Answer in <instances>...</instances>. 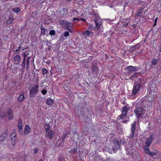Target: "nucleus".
Masks as SVG:
<instances>
[{
	"instance_id": "obj_1",
	"label": "nucleus",
	"mask_w": 161,
	"mask_h": 161,
	"mask_svg": "<svg viewBox=\"0 0 161 161\" xmlns=\"http://www.w3.org/2000/svg\"><path fill=\"white\" fill-rule=\"evenodd\" d=\"M82 104V103H80L78 105V108L80 112V114L83 117L84 122L86 124H90L92 119V116L89 112L88 108Z\"/></svg>"
},
{
	"instance_id": "obj_2",
	"label": "nucleus",
	"mask_w": 161,
	"mask_h": 161,
	"mask_svg": "<svg viewBox=\"0 0 161 161\" xmlns=\"http://www.w3.org/2000/svg\"><path fill=\"white\" fill-rule=\"evenodd\" d=\"M143 109L142 107H136V109L134 110V112L137 119H139L142 117L143 113Z\"/></svg>"
},
{
	"instance_id": "obj_3",
	"label": "nucleus",
	"mask_w": 161,
	"mask_h": 161,
	"mask_svg": "<svg viewBox=\"0 0 161 161\" xmlns=\"http://www.w3.org/2000/svg\"><path fill=\"white\" fill-rule=\"evenodd\" d=\"M39 86L38 84L35 85L30 90L29 95L31 98H33L38 92Z\"/></svg>"
},
{
	"instance_id": "obj_4",
	"label": "nucleus",
	"mask_w": 161,
	"mask_h": 161,
	"mask_svg": "<svg viewBox=\"0 0 161 161\" xmlns=\"http://www.w3.org/2000/svg\"><path fill=\"white\" fill-rule=\"evenodd\" d=\"M58 22L62 25V26L63 27L65 28H66V27H72V25L71 24V22L64 19L59 20Z\"/></svg>"
},
{
	"instance_id": "obj_5",
	"label": "nucleus",
	"mask_w": 161,
	"mask_h": 161,
	"mask_svg": "<svg viewBox=\"0 0 161 161\" xmlns=\"http://www.w3.org/2000/svg\"><path fill=\"white\" fill-rule=\"evenodd\" d=\"M113 146V150L114 151L118 149H120V145L119 140L118 138H115L114 140Z\"/></svg>"
},
{
	"instance_id": "obj_6",
	"label": "nucleus",
	"mask_w": 161,
	"mask_h": 161,
	"mask_svg": "<svg viewBox=\"0 0 161 161\" xmlns=\"http://www.w3.org/2000/svg\"><path fill=\"white\" fill-rule=\"evenodd\" d=\"M140 86L139 84H137L136 83H134L133 88L132 91L133 96L135 95L139 92L140 88Z\"/></svg>"
},
{
	"instance_id": "obj_7",
	"label": "nucleus",
	"mask_w": 161,
	"mask_h": 161,
	"mask_svg": "<svg viewBox=\"0 0 161 161\" xmlns=\"http://www.w3.org/2000/svg\"><path fill=\"white\" fill-rule=\"evenodd\" d=\"M91 70L93 74H97V73L99 69L96 62H94L92 64Z\"/></svg>"
},
{
	"instance_id": "obj_8",
	"label": "nucleus",
	"mask_w": 161,
	"mask_h": 161,
	"mask_svg": "<svg viewBox=\"0 0 161 161\" xmlns=\"http://www.w3.org/2000/svg\"><path fill=\"white\" fill-rule=\"evenodd\" d=\"M153 139L152 136H150L149 138L146 139L145 142L146 145L144 147L145 150L147 148H148V147H149L152 143Z\"/></svg>"
},
{
	"instance_id": "obj_9",
	"label": "nucleus",
	"mask_w": 161,
	"mask_h": 161,
	"mask_svg": "<svg viewBox=\"0 0 161 161\" xmlns=\"http://www.w3.org/2000/svg\"><path fill=\"white\" fill-rule=\"evenodd\" d=\"M8 134V131L7 129L5 130L3 133L0 135V141L1 142L3 141L5 138L7 136Z\"/></svg>"
},
{
	"instance_id": "obj_10",
	"label": "nucleus",
	"mask_w": 161,
	"mask_h": 161,
	"mask_svg": "<svg viewBox=\"0 0 161 161\" xmlns=\"http://www.w3.org/2000/svg\"><path fill=\"white\" fill-rule=\"evenodd\" d=\"M136 122L134 121L131 125V133L129 136V138H132L133 137L134 134L135 133V130L136 129Z\"/></svg>"
},
{
	"instance_id": "obj_11",
	"label": "nucleus",
	"mask_w": 161,
	"mask_h": 161,
	"mask_svg": "<svg viewBox=\"0 0 161 161\" xmlns=\"http://www.w3.org/2000/svg\"><path fill=\"white\" fill-rule=\"evenodd\" d=\"M141 45L140 43H138L136 45L133 46L132 47H130V48L128 50L129 53H132L137 48H138Z\"/></svg>"
},
{
	"instance_id": "obj_12",
	"label": "nucleus",
	"mask_w": 161,
	"mask_h": 161,
	"mask_svg": "<svg viewBox=\"0 0 161 161\" xmlns=\"http://www.w3.org/2000/svg\"><path fill=\"white\" fill-rule=\"evenodd\" d=\"M6 114L9 116L8 120H11L13 119V113L10 109H9L8 111L6 113Z\"/></svg>"
},
{
	"instance_id": "obj_13",
	"label": "nucleus",
	"mask_w": 161,
	"mask_h": 161,
	"mask_svg": "<svg viewBox=\"0 0 161 161\" xmlns=\"http://www.w3.org/2000/svg\"><path fill=\"white\" fill-rule=\"evenodd\" d=\"M95 22L96 25V28H100L102 24V21L100 19H95Z\"/></svg>"
},
{
	"instance_id": "obj_14",
	"label": "nucleus",
	"mask_w": 161,
	"mask_h": 161,
	"mask_svg": "<svg viewBox=\"0 0 161 161\" xmlns=\"http://www.w3.org/2000/svg\"><path fill=\"white\" fill-rule=\"evenodd\" d=\"M136 69V67L133 66H129L126 68V69L129 71H128L129 74L131 73L133 71H134V70Z\"/></svg>"
},
{
	"instance_id": "obj_15",
	"label": "nucleus",
	"mask_w": 161,
	"mask_h": 161,
	"mask_svg": "<svg viewBox=\"0 0 161 161\" xmlns=\"http://www.w3.org/2000/svg\"><path fill=\"white\" fill-rule=\"evenodd\" d=\"M145 151L146 153L151 156H153L156 154V153L153 151L150 152L148 148H147L145 149Z\"/></svg>"
},
{
	"instance_id": "obj_16",
	"label": "nucleus",
	"mask_w": 161,
	"mask_h": 161,
	"mask_svg": "<svg viewBox=\"0 0 161 161\" xmlns=\"http://www.w3.org/2000/svg\"><path fill=\"white\" fill-rule=\"evenodd\" d=\"M30 129L31 128L28 125H26L25 128V135L28 134L31 132V131L30 130Z\"/></svg>"
},
{
	"instance_id": "obj_17",
	"label": "nucleus",
	"mask_w": 161,
	"mask_h": 161,
	"mask_svg": "<svg viewBox=\"0 0 161 161\" xmlns=\"http://www.w3.org/2000/svg\"><path fill=\"white\" fill-rule=\"evenodd\" d=\"M48 134L47 136V137H49L50 139H52L54 135V132L53 130L48 131Z\"/></svg>"
},
{
	"instance_id": "obj_18",
	"label": "nucleus",
	"mask_w": 161,
	"mask_h": 161,
	"mask_svg": "<svg viewBox=\"0 0 161 161\" xmlns=\"http://www.w3.org/2000/svg\"><path fill=\"white\" fill-rule=\"evenodd\" d=\"M54 102V101L52 99L50 98H48L47 99L46 103L48 105H52L53 104Z\"/></svg>"
},
{
	"instance_id": "obj_19",
	"label": "nucleus",
	"mask_w": 161,
	"mask_h": 161,
	"mask_svg": "<svg viewBox=\"0 0 161 161\" xmlns=\"http://www.w3.org/2000/svg\"><path fill=\"white\" fill-rule=\"evenodd\" d=\"M67 13V9L65 8H64L60 12V14L61 15H62V17H64L65 16H66V15Z\"/></svg>"
},
{
	"instance_id": "obj_20",
	"label": "nucleus",
	"mask_w": 161,
	"mask_h": 161,
	"mask_svg": "<svg viewBox=\"0 0 161 161\" xmlns=\"http://www.w3.org/2000/svg\"><path fill=\"white\" fill-rule=\"evenodd\" d=\"M104 149L105 151L110 153H112L113 152V150L111 148H109L108 146H105Z\"/></svg>"
},
{
	"instance_id": "obj_21",
	"label": "nucleus",
	"mask_w": 161,
	"mask_h": 161,
	"mask_svg": "<svg viewBox=\"0 0 161 161\" xmlns=\"http://www.w3.org/2000/svg\"><path fill=\"white\" fill-rule=\"evenodd\" d=\"M16 135L15 134V136H14L13 137L11 138V139L12 144L13 146H14L15 145L16 141Z\"/></svg>"
},
{
	"instance_id": "obj_22",
	"label": "nucleus",
	"mask_w": 161,
	"mask_h": 161,
	"mask_svg": "<svg viewBox=\"0 0 161 161\" xmlns=\"http://www.w3.org/2000/svg\"><path fill=\"white\" fill-rule=\"evenodd\" d=\"M69 35V32L68 31H66L64 33L63 35H61L60 36V38H59L60 41H61L62 39L64 40V36L65 37L68 36Z\"/></svg>"
},
{
	"instance_id": "obj_23",
	"label": "nucleus",
	"mask_w": 161,
	"mask_h": 161,
	"mask_svg": "<svg viewBox=\"0 0 161 161\" xmlns=\"http://www.w3.org/2000/svg\"><path fill=\"white\" fill-rule=\"evenodd\" d=\"M25 98L24 94H21L18 97V101L19 102L22 101Z\"/></svg>"
},
{
	"instance_id": "obj_24",
	"label": "nucleus",
	"mask_w": 161,
	"mask_h": 161,
	"mask_svg": "<svg viewBox=\"0 0 161 161\" xmlns=\"http://www.w3.org/2000/svg\"><path fill=\"white\" fill-rule=\"evenodd\" d=\"M129 110V108H128L126 106H125L123 107V108L122 110V113L126 114H127V113Z\"/></svg>"
},
{
	"instance_id": "obj_25",
	"label": "nucleus",
	"mask_w": 161,
	"mask_h": 161,
	"mask_svg": "<svg viewBox=\"0 0 161 161\" xmlns=\"http://www.w3.org/2000/svg\"><path fill=\"white\" fill-rule=\"evenodd\" d=\"M44 127L45 128L46 132L48 133V131L50 129V126L48 124H45L44 125Z\"/></svg>"
},
{
	"instance_id": "obj_26",
	"label": "nucleus",
	"mask_w": 161,
	"mask_h": 161,
	"mask_svg": "<svg viewBox=\"0 0 161 161\" xmlns=\"http://www.w3.org/2000/svg\"><path fill=\"white\" fill-rule=\"evenodd\" d=\"M93 34L92 32L91 31H86L82 33V34L83 35L84 34H85L86 35H87L89 36H92Z\"/></svg>"
},
{
	"instance_id": "obj_27",
	"label": "nucleus",
	"mask_w": 161,
	"mask_h": 161,
	"mask_svg": "<svg viewBox=\"0 0 161 161\" xmlns=\"http://www.w3.org/2000/svg\"><path fill=\"white\" fill-rule=\"evenodd\" d=\"M21 57L18 54H17L14 58L15 62H17L19 61L21 59Z\"/></svg>"
},
{
	"instance_id": "obj_28",
	"label": "nucleus",
	"mask_w": 161,
	"mask_h": 161,
	"mask_svg": "<svg viewBox=\"0 0 161 161\" xmlns=\"http://www.w3.org/2000/svg\"><path fill=\"white\" fill-rule=\"evenodd\" d=\"M41 35H45V32H46V29H45L44 26L42 27L41 28Z\"/></svg>"
},
{
	"instance_id": "obj_29",
	"label": "nucleus",
	"mask_w": 161,
	"mask_h": 161,
	"mask_svg": "<svg viewBox=\"0 0 161 161\" xmlns=\"http://www.w3.org/2000/svg\"><path fill=\"white\" fill-rule=\"evenodd\" d=\"M96 33L97 35H100L101 34L102 32V31L99 29V28H96Z\"/></svg>"
},
{
	"instance_id": "obj_30",
	"label": "nucleus",
	"mask_w": 161,
	"mask_h": 161,
	"mask_svg": "<svg viewBox=\"0 0 161 161\" xmlns=\"http://www.w3.org/2000/svg\"><path fill=\"white\" fill-rule=\"evenodd\" d=\"M157 58H153L152 60V64L153 65H155L157 64Z\"/></svg>"
},
{
	"instance_id": "obj_31",
	"label": "nucleus",
	"mask_w": 161,
	"mask_h": 161,
	"mask_svg": "<svg viewBox=\"0 0 161 161\" xmlns=\"http://www.w3.org/2000/svg\"><path fill=\"white\" fill-rule=\"evenodd\" d=\"M13 21V17H10L7 20L6 23L8 25H9L12 23Z\"/></svg>"
},
{
	"instance_id": "obj_32",
	"label": "nucleus",
	"mask_w": 161,
	"mask_h": 161,
	"mask_svg": "<svg viewBox=\"0 0 161 161\" xmlns=\"http://www.w3.org/2000/svg\"><path fill=\"white\" fill-rule=\"evenodd\" d=\"M49 34L52 36H54L56 34V32L54 30H51L50 31Z\"/></svg>"
},
{
	"instance_id": "obj_33",
	"label": "nucleus",
	"mask_w": 161,
	"mask_h": 161,
	"mask_svg": "<svg viewBox=\"0 0 161 161\" xmlns=\"http://www.w3.org/2000/svg\"><path fill=\"white\" fill-rule=\"evenodd\" d=\"M140 18L139 19V21L141 22V23L143 24L146 21V19L144 18L143 17Z\"/></svg>"
},
{
	"instance_id": "obj_34",
	"label": "nucleus",
	"mask_w": 161,
	"mask_h": 161,
	"mask_svg": "<svg viewBox=\"0 0 161 161\" xmlns=\"http://www.w3.org/2000/svg\"><path fill=\"white\" fill-rule=\"evenodd\" d=\"M92 14L95 17V19H100V17L98 16V15L95 13V12H93L92 13Z\"/></svg>"
},
{
	"instance_id": "obj_35",
	"label": "nucleus",
	"mask_w": 161,
	"mask_h": 161,
	"mask_svg": "<svg viewBox=\"0 0 161 161\" xmlns=\"http://www.w3.org/2000/svg\"><path fill=\"white\" fill-rule=\"evenodd\" d=\"M12 10L14 12L16 13H19L20 11V9L17 8H13Z\"/></svg>"
},
{
	"instance_id": "obj_36",
	"label": "nucleus",
	"mask_w": 161,
	"mask_h": 161,
	"mask_svg": "<svg viewBox=\"0 0 161 161\" xmlns=\"http://www.w3.org/2000/svg\"><path fill=\"white\" fill-rule=\"evenodd\" d=\"M157 64L161 67V58H159L157 59Z\"/></svg>"
},
{
	"instance_id": "obj_37",
	"label": "nucleus",
	"mask_w": 161,
	"mask_h": 161,
	"mask_svg": "<svg viewBox=\"0 0 161 161\" xmlns=\"http://www.w3.org/2000/svg\"><path fill=\"white\" fill-rule=\"evenodd\" d=\"M142 82V79L141 78H139L136 81H135L134 83H136L137 84H139L140 85Z\"/></svg>"
},
{
	"instance_id": "obj_38",
	"label": "nucleus",
	"mask_w": 161,
	"mask_h": 161,
	"mask_svg": "<svg viewBox=\"0 0 161 161\" xmlns=\"http://www.w3.org/2000/svg\"><path fill=\"white\" fill-rule=\"evenodd\" d=\"M126 116L127 114H126L122 113V114H121L119 115V117L120 119H124Z\"/></svg>"
},
{
	"instance_id": "obj_39",
	"label": "nucleus",
	"mask_w": 161,
	"mask_h": 161,
	"mask_svg": "<svg viewBox=\"0 0 161 161\" xmlns=\"http://www.w3.org/2000/svg\"><path fill=\"white\" fill-rule=\"evenodd\" d=\"M142 14V12H141L140 10H138L137 11V13L136 14V15L139 16V18H141L142 16V15L141 14Z\"/></svg>"
},
{
	"instance_id": "obj_40",
	"label": "nucleus",
	"mask_w": 161,
	"mask_h": 161,
	"mask_svg": "<svg viewBox=\"0 0 161 161\" xmlns=\"http://www.w3.org/2000/svg\"><path fill=\"white\" fill-rule=\"evenodd\" d=\"M7 117V115L6 113L4 114L3 113H0V117L2 118H5L6 117Z\"/></svg>"
},
{
	"instance_id": "obj_41",
	"label": "nucleus",
	"mask_w": 161,
	"mask_h": 161,
	"mask_svg": "<svg viewBox=\"0 0 161 161\" xmlns=\"http://www.w3.org/2000/svg\"><path fill=\"white\" fill-rule=\"evenodd\" d=\"M42 71L43 75L47 74L48 73V71L45 68L42 69Z\"/></svg>"
},
{
	"instance_id": "obj_42",
	"label": "nucleus",
	"mask_w": 161,
	"mask_h": 161,
	"mask_svg": "<svg viewBox=\"0 0 161 161\" xmlns=\"http://www.w3.org/2000/svg\"><path fill=\"white\" fill-rule=\"evenodd\" d=\"M45 19H46V20H48L50 21H51L52 20V19L50 16L49 15H46L45 19H44V20L46 21Z\"/></svg>"
},
{
	"instance_id": "obj_43",
	"label": "nucleus",
	"mask_w": 161,
	"mask_h": 161,
	"mask_svg": "<svg viewBox=\"0 0 161 161\" xmlns=\"http://www.w3.org/2000/svg\"><path fill=\"white\" fill-rule=\"evenodd\" d=\"M141 74V72H136L132 75L134 78L137 77L138 75Z\"/></svg>"
},
{
	"instance_id": "obj_44",
	"label": "nucleus",
	"mask_w": 161,
	"mask_h": 161,
	"mask_svg": "<svg viewBox=\"0 0 161 161\" xmlns=\"http://www.w3.org/2000/svg\"><path fill=\"white\" fill-rule=\"evenodd\" d=\"M29 54V53L27 52H25L22 54L23 58H26V57Z\"/></svg>"
},
{
	"instance_id": "obj_45",
	"label": "nucleus",
	"mask_w": 161,
	"mask_h": 161,
	"mask_svg": "<svg viewBox=\"0 0 161 161\" xmlns=\"http://www.w3.org/2000/svg\"><path fill=\"white\" fill-rule=\"evenodd\" d=\"M47 90H46V89H43L41 91V92L44 95L46 94L47 93Z\"/></svg>"
},
{
	"instance_id": "obj_46",
	"label": "nucleus",
	"mask_w": 161,
	"mask_h": 161,
	"mask_svg": "<svg viewBox=\"0 0 161 161\" xmlns=\"http://www.w3.org/2000/svg\"><path fill=\"white\" fill-rule=\"evenodd\" d=\"M30 58V57H28L27 59L26 65H27V66H29L30 65L29 59Z\"/></svg>"
},
{
	"instance_id": "obj_47",
	"label": "nucleus",
	"mask_w": 161,
	"mask_h": 161,
	"mask_svg": "<svg viewBox=\"0 0 161 161\" xmlns=\"http://www.w3.org/2000/svg\"><path fill=\"white\" fill-rule=\"evenodd\" d=\"M22 125V121L20 119H19L18 120V125Z\"/></svg>"
},
{
	"instance_id": "obj_48",
	"label": "nucleus",
	"mask_w": 161,
	"mask_h": 161,
	"mask_svg": "<svg viewBox=\"0 0 161 161\" xmlns=\"http://www.w3.org/2000/svg\"><path fill=\"white\" fill-rule=\"evenodd\" d=\"M157 20H158V18L157 17L155 19V20H154V23L153 25V27H154L156 25H157Z\"/></svg>"
},
{
	"instance_id": "obj_49",
	"label": "nucleus",
	"mask_w": 161,
	"mask_h": 161,
	"mask_svg": "<svg viewBox=\"0 0 161 161\" xmlns=\"http://www.w3.org/2000/svg\"><path fill=\"white\" fill-rule=\"evenodd\" d=\"M119 141L120 144H122L123 145H125L126 144V142L122 139H120Z\"/></svg>"
},
{
	"instance_id": "obj_50",
	"label": "nucleus",
	"mask_w": 161,
	"mask_h": 161,
	"mask_svg": "<svg viewBox=\"0 0 161 161\" xmlns=\"http://www.w3.org/2000/svg\"><path fill=\"white\" fill-rule=\"evenodd\" d=\"M44 42H46L47 43V45H48V44H50L51 41H49L48 40H44Z\"/></svg>"
},
{
	"instance_id": "obj_51",
	"label": "nucleus",
	"mask_w": 161,
	"mask_h": 161,
	"mask_svg": "<svg viewBox=\"0 0 161 161\" xmlns=\"http://www.w3.org/2000/svg\"><path fill=\"white\" fill-rule=\"evenodd\" d=\"M38 151H39V149L37 148H34V153L36 154L37 153Z\"/></svg>"
},
{
	"instance_id": "obj_52",
	"label": "nucleus",
	"mask_w": 161,
	"mask_h": 161,
	"mask_svg": "<svg viewBox=\"0 0 161 161\" xmlns=\"http://www.w3.org/2000/svg\"><path fill=\"white\" fill-rule=\"evenodd\" d=\"M76 148H77V151H78V153H79V154H81V153H80V152H81L80 149H81V148L80 147H77Z\"/></svg>"
},
{
	"instance_id": "obj_53",
	"label": "nucleus",
	"mask_w": 161,
	"mask_h": 161,
	"mask_svg": "<svg viewBox=\"0 0 161 161\" xmlns=\"http://www.w3.org/2000/svg\"><path fill=\"white\" fill-rule=\"evenodd\" d=\"M70 27H66V28L68 31V32L69 31L70 32L72 33V31L70 29Z\"/></svg>"
},
{
	"instance_id": "obj_54",
	"label": "nucleus",
	"mask_w": 161,
	"mask_h": 161,
	"mask_svg": "<svg viewBox=\"0 0 161 161\" xmlns=\"http://www.w3.org/2000/svg\"><path fill=\"white\" fill-rule=\"evenodd\" d=\"M64 142H62L58 144V147H61V146H63L64 145Z\"/></svg>"
},
{
	"instance_id": "obj_55",
	"label": "nucleus",
	"mask_w": 161,
	"mask_h": 161,
	"mask_svg": "<svg viewBox=\"0 0 161 161\" xmlns=\"http://www.w3.org/2000/svg\"><path fill=\"white\" fill-rule=\"evenodd\" d=\"M70 134V133L69 132H67L65 134V135H64V136H63V137H64L65 138H66L67 136L68 135H69Z\"/></svg>"
},
{
	"instance_id": "obj_56",
	"label": "nucleus",
	"mask_w": 161,
	"mask_h": 161,
	"mask_svg": "<svg viewBox=\"0 0 161 161\" xmlns=\"http://www.w3.org/2000/svg\"><path fill=\"white\" fill-rule=\"evenodd\" d=\"M19 132L20 134H21V135L23 133V129H19Z\"/></svg>"
},
{
	"instance_id": "obj_57",
	"label": "nucleus",
	"mask_w": 161,
	"mask_h": 161,
	"mask_svg": "<svg viewBox=\"0 0 161 161\" xmlns=\"http://www.w3.org/2000/svg\"><path fill=\"white\" fill-rule=\"evenodd\" d=\"M88 28L90 30H92L93 29L94 27L92 25H90L89 26Z\"/></svg>"
},
{
	"instance_id": "obj_58",
	"label": "nucleus",
	"mask_w": 161,
	"mask_h": 161,
	"mask_svg": "<svg viewBox=\"0 0 161 161\" xmlns=\"http://www.w3.org/2000/svg\"><path fill=\"white\" fill-rule=\"evenodd\" d=\"M73 151L74 153L75 152L76 153H78V151H77V149L76 148H73Z\"/></svg>"
},
{
	"instance_id": "obj_59",
	"label": "nucleus",
	"mask_w": 161,
	"mask_h": 161,
	"mask_svg": "<svg viewBox=\"0 0 161 161\" xmlns=\"http://www.w3.org/2000/svg\"><path fill=\"white\" fill-rule=\"evenodd\" d=\"M21 65L23 67V69L25 68V63L22 62L21 64Z\"/></svg>"
},
{
	"instance_id": "obj_60",
	"label": "nucleus",
	"mask_w": 161,
	"mask_h": 161,
	"mask_svg": "<svg viewBox=\"0 0 161 161\" xmlns=\"http://www.w3.org/2000/svg\"><path fill=\"white\" fill-rule=\"evenodd\" d=\"M129 2H127V3H126L124 5V8L126 6H129Z\"/></svg>"
},
{
	"instance_id": "obj_61",
	"label": "nucleus",
	"mask_w": 161,
	"mask_h": 161,
	"mask_svg": "<svg viewBox=\"0 0 161 161\" xmlns=\"http://www.w3.org/2000/svg\"><path fill=\"white\" fill-rule=\"evenodd\" d=\"M80 19L78 18H73V20H77V21H79V20Z\"/></svg>"
},
{
	"instance_id": "obj_62",
	"label": "nucleus",
	"mask_w": 161,
	"mask_h": 161,
	"mask_svg": "<svg viewBox=\"0 0 161 161\" xmlns=\"http://www.w3.org/2000/svg\"><path fill=\"white\" fill-rule=\"evenodd\" d=\"M18 128L19 129H23L22 125H18Z\"/></svg>"
},
{
	"instance_id": "obj_63",
	"label": "nucleus",
	"mask_w": 161,
	"mask_h": 161,
	"mask_svg": "<svg viewBox=\"0 0 161 161\" xmlns=\"http://www.w3.org/2000/svg\"><path fill=\"white\" fill-rule=\"evenodd\" d=\"M84 1L83 0H82V1H78V2H79V4H82L83 3V2Z\"/></svg>"
},
{
	"instance_id": "obj_64",
	"label": "nucleus",
	"mask_w": 161,
	"mask_h": 161,
	"mask_svg": "<svg viewBox=\"0 0 161 161\" xmlns=\"http://www.w3.org/2000/svg\"><path fill=\"white\" fill-rule=\"evenodd\" d=\"M128 121H129L128 120H125L123 121L122 123H126Z\"/></svg>"
}]
</instances>
